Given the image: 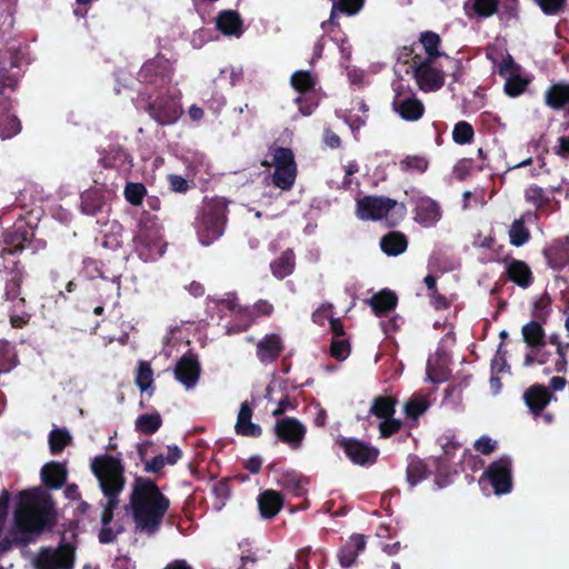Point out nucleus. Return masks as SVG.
<instances>
[{
    "instance_id": "nucleus-1",
    "label": "nucleus",
    "mask_w": 569,
    "mask_h": 569,
    "mask_svg": "<svg viewBox=\"0 0 569 569\" xmlns=\"http://www.w3.org/2000/svg\"><path fill=\"white\" fill-rule=\"evenodd\" d=\"M130 508L137 528L153 533L158 530L169 508V500L153 481L139 477L132 483Z\"/></svg>"
},
{
    "instance_id": "nucleus-2",
    "label": "nucleus",
    "mask_w": 569,
    "mask_h": 569,
    "mask_svg": "<svg viewBox=\"0 0 569 569\" xmlns=\"http://www.w3.org/2000/svg\"><path fill=\"white\" fill-rule=\"evenodd\" d=\"M90 469L107 499L101 515V522L106 525L112 520L113 510L119 503L118 496L124 488V466L120 457L100 455L91 459Z\"/></svg>"
},
{
    "instance_id": "nucleus-3",
    "label": "nucleus",
    "mask_w": 569,
    "mask_h": 569,
    "mask_svg": "<svg viewBox=\"0 0 569 569\" xmlns=\"http://www.w3.org/2000/svg\"><path fill=\"white\" fill-rule=\"evenodd\" d=\"M357 217L361 220L386 219L396 224L405 214V207L395 200L382 197H363L357 201Z\"/></svg>"
},
{
    "instance_id": "nucleus-4",
    "label": "nucleus",
    "mask_w": 569,
    "mask_h": 569,
    "mask_svg": "<svg viewBox=\"0 0 569 569\" xmlns=\"http://www.w3.org/2000/svg\"><path fill=\"white\" fill-rule=\"evenodd\" d=\"M393 99L392 110L406 121L419 120L423 112L425 107L422 102L415 96L410 86L402 80L393 82Z\"/></svg>"
},
{
    "instance_id": "nucleus-5",
    "label": "nucleus",
    "mask_w": 569,
    "mask_h": 569,
    "mask_svg": "<svg viewBox=\"0 0 569 569\" xmlns=\"http://www.w3.org/2000/svg\"><path fill=\"white\" fill-rule=\"evenodd\" d=\"M224 209L226 207L221 201L206 206L198 230L202 244L209 246L222 234Z\"/></svg>"
},
{
    "instance_id": "nucleus-6",
    "label": "nucleus",
    "mask_w": 569,
    "mask_h": 569,
    "mask_svg": "<svg viewBox=\"0 0 569 569\" xmlns=\"http://www.w3.org/2000/svg\"><path fill=\"white\" fill-rule=\"evenodd\" d=\"M413 76L418 87L426 92L439 90L445 83V72L431 59L416 58Z\"/></svg>"
},
{
    "instance_id": "nucleus-7",
    "label": "nucleus",
    "mask_w": 569,
    "mask_h": 569,
    "mask_svg": "<svg viewBox=\"0 0 569 569\" xmlns=\"http://www.w3.org/2000/svg\"><path fill=\"white\" fill-rule=\"evenodd\" d=\"M274 173L273 183L283 190H288L292 187L296 180V163L291 150L286 148H279L273 154Z\"/></svg>"
},
{
    "instance_id": "nucleus-8",
    "label": "nucleus",
    "mask_w": 569,
    "mask_h": 569,
    "mask_svg": "<svg viewBox=\"0 0 569 569\" xmlns=\"http://www.w3.org/2000/svg\"><path fill=\"white\" fill-rule=\"evenodd\" d=\"M73 547L63 545L56 549H46L37 558V569H72Z\"/></svg>"
},
{
    "instance_id": "nucleus-9",
    "label": "nucleus",
    "mask_w": 569,
    "mask_h": 569,
    "mask_svg": "<svg viewBox=\"0 0 569 569\" xmlns=\"http://www.w3.org/2000/svg\"><path fill=\"white\" fill-rule=\"evenodd\" d=\"M499 73L505 79V92L510 97L521 94L530 82L511 58H507L500 63Z\"/></svg>"
},
{
    "instance_id": "nucleus-10",
    "label": "nucleus",
    "mask_w": 569,
    "mask_h": 569,
    "mask_svg": "<svg viewBox=\"0 0 569 569\" xmlns=\"http://www.w3.org/2000/svg\"><path fill=\"white\" fill-rule=\"evenodd\" d=\"M4 309L10 317V323L13 328L23 327L30 319L26 311L24 299L19 297V283L11 281L7 284V299Z\"/></svg>"
},
{
    "instance_id": "nucleus-11",
    "label": "nucleus",
    "mask_w": 569,
    "mask_h": 569,
    "mask_svg": "<svg viewBox=\"0 0 569 569\" xmlns=\"http://www.w3.org/2000/svg\"><path fill=\"white\" fill-rule=\"evenodd\" d=\"M483 478L490 481L496 495L509 492L511 489L510 459L501 458L491 463Z\"/></svg>"
},
{
    "instance_id": "nucleus-12",
    "label": "nucleus",
    "mask_w": 569,
    "mask_h": 569,
    "mask_svg": "<svg viewBox=\"0 0 569 569\" xmlns=\"http://www.w3.org/2000/svg\"><path fill=\"white\" fill-rule=\"evenodd\" d=\"M200 376V365L193 356H183L176 365L174 377L187 390L192 389Z\"/></svg>"
},
{
    "instance_id": "nucleus-13",
    "label": "nucleus",
    "mask_w": 569,
    "mask_h": 569,
    "mask_svg": "<svg viewBox=\"0 0 569 569\" xmlns=\"http://www.w3.org/2000/svg\"><path fill=\"white\" fill-rule=\"evenodd\" d=\"M276 432L279 439L296 448L301 442L306 429L298 420L286 418L277 422Z\"/></svg>"
},
{
    "instance_id": "nucleus-14",
    "label": "nucleus",
    "mask_w": 569,
    "mask_h": 569,
    "mask_svg": "<svg viewBox=\"0 0 569 569\" xmlns=\"http://www.w3.org/2000/svg\"><path fill=\"white\" fill-rule=\"evenodd\" d=\"M342 445L347 456L358 465L373 462L378 456L376 448L368 447L355 439L345 440Z\"/></svg>"
},
{
    "instance_id": "nucleus-15",
    "label": "nucleus",
    "mask_w": 569,
    "mask_h": 569,
    "mask_svg": "<svg viewBox=\"0 0 569 569\" xmlns=\"http://www.w3.org/2000/svg\"><path fill=\"white\" fill-rule=\"evenodd\" d=\"M545 257L553 269H562L569 260V239L560 238L555 240L545 251Z\"/></svg>"
},
{
    "instance_id": "nucleus-16",
    "label": "nucleus",
    "mask_w": 569,
    "mask_h": 569,
    "mask_svg": "<svg viewBox=\"0 0 569 569\" xmlns=\"http://www.w3.org/2000/svg\"><path fill=\"white\" fill-rule=\"evenodd\" d=\"M441 211L438 203L430 198H421L416 208L415 219L425 227H430L438 222Z\"/></svg>"
},
{
    "instance_id": "nucleus-17",
    "label": "nucleus",
    "mask_w": 569,
    "mask_h": 569,
    "mask_svg": "<svg viewBox=\"0 0 569 569\" xmlns=\"http://www.w3.org/2000/svg\"><path fill=\"white\" fill-rule=\"evenodd\" d=\"M420 42L423 46V49L428 57L426 59H431L432 61H436V58L443 57L446 60V64H440V67H448V68H458L459 63L451 59L450 57L441 53L438 48L440 44V38L437 33L433 32H425L420 37Z\"/></svg>"
},
{
    "instance_id": "nucleus-18",
    "label": "nucleus",
    "mask_w": 569,
    "mask_h": 569,
    "mask_svg": "<svg viewBox=\"0 0 569 569\" xmlns=\"http://www.w3.org/2000/svg\"><path fill=\"white\" fill-rule=\"evenodd\" d=\"M261 516L266 519L274 517L282 508L283 497L276 490H266L258 497Z\"/></svg>"
},
{
    "instance_id": "nucleus-19",
    "label": "nucleus",
    "mask_w": 569,
    "mask_h": 569,
    "mask_svg": "<svg viewBox=\"0 0 569 569\" xmlns=\"http://www.w3.org/2000/svg\"><path fill=\"white\" fill-rule=\"evenodd\" d=\"M217 28L226 36L239 38L242 30V21L239 14L232 10H226L217 17Z\"/></svg>"
},
{
    "instance_id": "nucleus-20",
    "label": "nucleus",
    "mask_w": 569,
    "mask_h": 569,
    "mask_svg": "<svg viewBox=\"0 0 569 569\" xmlns=\"http://www.w3.org/2000/svg\"><path fill=\"white\" fill-rule=\"evenodd\" d=\"M282 349L281 340L276 335L266 336L257 345V356L261 362H271Z\"/></svg>"
},
{
    "instance_id": "nucleus-21",
    "label": "nucleus",
    "mask_w": 569,
    "mask_h": 569,
    "mask_svg": "<svg viewBox=\"0 0 569 569\" xmlns=\"http://www.w3.org/2000/svg\"><path fill=\"white\" fill-rule=\"evenodd\" d=\"M397 301L398 299L393 291L383 289L371 297L369 305L377 316H383L396 308Z\"/></svg>"
},
{
    "instance_id": "nucleus-22",
    "label": "nucleus",
    "mask_w": 569,
    "mask_h": 569,
    "mask_svg": "<svg viewBox=\"0 0 569 569\" xmlns=\"http://www.w3.org/2000/svg\"><path fill=\"white\" fill-rule=\"evenodd\" d=\"M551 393L543 386H532L526 393L525 400L535 413L541 411L551 400Z\"/></svg>"
},
{
    "instance_id": "nucleus-23",
    "label": "nucleus",
    "mask_w": 569,
    "mask_h": 569,
    "mask_svg": "<svg viewBox=\"0 0 569 569\" xmlns=\"http://www.w3.org/2000/svg\"><path fill=\"white\" fill-rule=\"evenodd\" d=\"M252 410L247 402L241 405L238 420L236 423V431L239 435L248 437H257L261 433V428L251 422Z\"/></svg>"
},
{
    "instance_id": "nucleus-24",
    "label": "nucleus",
    "mask_w": 569,
    "mask_h": 569,
    "mask_svg": "<svg viewBox=\"0 0 569 569\" xmlns=\"http://www.w3.org/2000/svg\"><path fill=\"white\" fill-rule=\"evenodd\" d=\"M42 481L51 488H59L67 478V469L63 463L49 462L41 469Z\"/></svg>"
},
{
    "instance_id": "nucleus-25",
    "label": "nucleus",
    "mask_w": 569,
    "mask_h": 569,
    "mask_svg": "<svg viewBox=\"0 0 569 569\" xmlns=\"http://www.w3.org/2000/svg\"><path fill=\"white\" fill-rule=\"evenodd\" d=\"M366 541L361 535H355L339 552V561L343 567H350L360 551L365 549Z\"/></svg>"
},
{
    "instance_id": "nucleus-26",
    "label": "nucleus",
    "mask_w": 569,
    "mask_h": 569,
    "mask_svg": "<svg viewBox=\"0 0 569 569\" xmlns=\"http://www.w3.org/2000/svg\"><path fill=\"white\" fill-rule=\"evenodd\" d=\"M509 278L520 287H528L531 283L532 276L529 266L520 260H513L507 264Z\"/></svg>"
},
{
    "instance_id": "nucleus-27",
    "label": "nucleus",
    "mask_w": 569,
    "mask_h": 569,
    "mask_svg": "<svg viewBox=\"0 0 569 569\" xmlns=\"http://www.w3.org/2000/svg\"><path fill=\"white\" fill-rule=\"evenodd\" d=\"M546 103L555 109L562 108L569 103V84L557 83L551 86L545 93Z\"/></svg>"
},
{
    "instance_id": "nucleus-28",
    "label": "nucleus",
    "mask_w": 569,
    "mask_h": 569,
    "mask_svg": "<svg viewBox=\"0 0 569 569\" xmlns=\"http://www.w3.org/2000/svg\"><path fill=\"white\" fill-rule=\"evenodd\" d=\"M181 458V450L177 446L168 447V455H159L146 462L144 469L148 472H158L166 465H174Z\"/></svg>"
},
{
    "instance_id": "nucleus-29",
    "label": "nucleus",
    "mask_w": 569,
    "mask_h": 569,
    "mask_svg": "<svg viewBox=\"0 0 569 569\" xmlns=\"http://www.w3.org/2000/svg\"><path fill=\"white\" fill-rule=\"evenodd\" d=\"M380 246L385 253L397 256L407 248V240L401 233L390 232L381 239Z\"/></svg>"
},
{
    "instance_id": "nucleus-30",
    "label": "nucleus",
    "mask_w": 569,
    "mask_h": 569,
    "mask_svg": "<svg viewBox=\"0 0 569 569\" xmlns=\"http://www.w3.org/2000/svg\"><path fill=\"white\" fill-rule=\"evenodd\" d=\"M525 342L532 348L542 347L545 345V332L536 321H531L522 327L521 330Z\"/></svg>"
},
{
    "instance_id": "nucleus-31",
    "label": "nucleus",
    "mask_w": 569,
    "mask_h": 569,
    "mask_svg": "<svg viewBox=\"0 0 569 569\" xmlns=\"http://www.w3.org/2000/svg\"><path fill=\"white\" fill-rule=\"evenodd\" d=\"M429 408V401L426 396L416 395L406 401L403 411L408 419L416 421Z\"/></svg>"
},
{
    "instance_id": "nucleus-32",
    "label": "nucleus",
    "mask_w": 569,
    "mask_h": 569,
    "mask_svg": "<svg viewBox=\"0 0 569 569\" xmlns=\"http://www.w3.org/2000/svg\"><path fill=\"white\" fill-rule=\"evenodd\" d=\"M395 403L389 397H378L373 400L370 412L381 420L391 418L395 413Z\"/></svg>"
},
{
    "instance_id": "nucleus-33",
    "label": "nucleus",
    "mask_w": 569,
    "mask_h": 569,
    "mask_svg": "<svg viewBox=\"0 0 569 569\" xmlns=\"http://www.w3.org/2000/svg\"><path fill=\"white\" fill-rule=\"evenodd\" d=\"M295 267V258L291 251H286L282 256L271 264L274 277L282 279L289 276Z\"/></svg>"
},
{
    "instance_id": "nucleus-34",
    "label": "nucleus",
    "mask_w": 569,
    "mask_h": 569,
    "mask_svg": "<svg viewBox=\"0 0 569 569\" xmlns=\"http://www.w3.org/2000/svg\"><path fill=\"white\" fill-rule=\"evenodd\" d=\"M530 238V231L525 226L522 218L515 220L509 229L510 243L516 247L525 244Z\"/></svg>"
},
{
    "instance_id": "nucleus-35",
    "label": "nucleus",
    "mask_w": 569,
    "mask_h": 569,
    "mask_svg": "<svg viewBox=\"0 0 569 569\" xmlns=\"http://www.w3.org/2000/svg\"><path fill=\"white\" fill-rule=\"evenodd\" d=\"M136 383L141 391H147L152 387L153 383V371L147 361H139Z\"/></svg>"
},
{
    "instance_id": "nucleus-36",
    "label": "nucleus",
    "mask_w": 569,
    "mask_h": 569,
    "mask_svg": "<svg viewBox=\"0 0 569 569\" xmlns=\"http://www.w3.org/2000/svg\"><path fill=\"white\" fill-rule=\"evenodd\" d=\"M278 482L295 496H301L305 491V482L293 472L284 473Z\"/></svg>"
},
{
    "instance_id": "nucleus-37",
    "label": "nucleus",
    "mask_w": 569,
    "mask_h": 569,
    "mask_svg": "<svg viewBox=\"0 0 569 569\" xmlns=\"http://www.w3.org/2000/svg\"><path fill=\"white\" fill-rule=\"evenodd\" d=\"M71 441V436L68 431L56 429L51 431L49 437L50 450L53 453L60 452Z\"/></svg>"
},
{
    "instance_id": "nucleus-38",
    "label": "nucleus",
    "mask_w": 569,
    "mask_h": 569,
    "mask_svg": "<svg viewBox=\"0 0 569 569\" xmlns=\"http://www.w3.org/2000/svg\"><path fill=\"white\" fill-rule=\"evenodd\" d=\"M161 419L158 415H142L136 421V428L144 433H152L159 429Z\"/></svg>"
},
{
    "instance_id": "nucleus-39",
    "label": "nucleus",
    "mask_w": 569,
    "mask_h": 569,
    "mask_svg": "<svg viewBox=\"0 0 569 569\" xmlns=\"http://www.w3.org/2000/svg\"><path fill=\"white\" fill-rule=\"evenodd\" d=\"M525 197L527 202L531 203L537 209H542L545 206H547L549 201V198L546 194V192L537 186L529 187L526 190Z\"/></svg>"
},
{
    "instance_id": "nucleus-40",
    "label": "nucleus",
    "mask_w": 569,
    "mask_h": 569,
    "mask_svg": "<svg viewBox=\"0 0 569 569\" xmlns=\"http://www.w3.org/2000/svg\"><path fill=\"white\" fill-rule=\"evenodd\" d=\"M401 169L408 172H423L428 167V161L423 157L409 156L401 163Z\"/></svg>"
},
{
    "instance_id": "nucleus-41",
    "label": "nucleus",
    "mask_w": 569,
    "mask_h": 569,
    "mask_svg": "<svg viewBox=\"0 0 569 569\" xmlns=\"http://www.w3.org/2000/svg\"><path fill=\"white\" fill-rule=\"evenodd\" d=\"M363 6V0H339L332 4L331 19L335 16L336 10H339L347 14L357 13Z\"/></svg>"
},
{
    "instance_id": "nucleus-42",
    "label": "nucleus",
    "mask_w": 569,
    "mask_h": 569,
    "mask_svg": "<svg viewBox=\"0 0 569 569\" xmlns=\"http://www.w3.org/2000/svg\"><path fill=\"white\" fill-rule=\"evenodd\" d=\"M452 137L457 143H467L473 137V129L468 122L460 121L455 126Z\"/></svg>"
},
{
    "instance_id": "nucleus-43",
    "label": "nucleus",
    "mask_w": 569,
    "mask_h": 569,
    "mask_svg": "<svg viewBox=\"0 0 569 569\" xmlns=\"http://www.w3.org/2000/svg\"><path fill=\"white\" fill-rule=\"evenodd\" d=\"M146 193V188L141 183H128L124 189L126 199L133 206H139Z\"/></svg>"
},
{
    "instance_id": "nucleus-44",
    "label": "nucleus",
    "mask_w": 569,
    "mask_h": 569,
    "mask_svg": "<svg viewBox=\"0 0 569 569\" xmlns=\"http://www.w3.org/2000/svg\"><path fill=\"white\" fill-rule=\"evenodd\" d=\"M14 366V357L9 345L4 341H0V372H7Z\"/></svg>"
},
{
    "instance_id": "nucleus-45",
    "label": "nucleus",
    "mask_w": 569,
    "mask_h": 569,
    "mask_svg": "<svg viewBox=\"0 0 569 569\" xmlns=\"http://www.w3.org/2000/svg\"><path fill=\"white\" fill-rule=\"evenodd\" d=\"M293 88L298 91H307L313 87V79L310 73L305 71H298L293 73L291 78Z\"/></svg>"
},
{
    "instance_id": "nucleus-46",
    "label": "nucleus",
    "mask_w": 569,
    "mask_h": 569,
    "mask_svg": "<svg viewBox=\"0 0 569 569\" xmlns=\"http://www.w3.org/2000/svg\"><path fill=\"white\" fill-rule=\"evenodd\" d=\"M550 303L551 300L548 296L542 295L538 297L533 303V317L543 320L549 313Z\"/></svg>"
},
{
    "instance_id": "nucleus-47",
    "label": "nucleus",
    "mask_w": 569,
    "mask_h": 569,
    "mask_svg": "<svg viewBox=\"0 0 569 569\" xmlns=\"http://www.w3.org/2000/svg\"><path fill=\"white\" fill-rule=\"evenodd\" d=\"M498 0H473V9L481 17H489L496 12Z\"/></svg>"
},
{
    "instance_id": "nucleus-48",
    "label": "nucleus",
    "mask_w": 569,
    "mask_h": 569,
    "mask_svg": "<svg viewBox=\"0 0 569 569\" xmlns=\"http://www.w3.org/2000/svg\"><path fill=\"white\" fill-rule=\"evenodd\" d=\"M402 422L398 419L387 418L381 420L379 423L380 436L383 438L390 437L391 435L399 431Z\"/></svg>"
},
{
    "instance_id": "nucleus-49",
    "label": "nucleus",
    "mask_w": 569,
    "mask_h": 569,
    "mask_svg": "<svg viewBox=\"0 0 569 569\" xmlns=\"http://www.w3.org/2000/svg\"><path fill=\"white\" fill-rule=\"evenodd\" d=\"M331 355L337 360H345L349 355V345L346 340L336 338L331 342Z\"/></svg>"
},
{
    "instance_id": "nucleus-50",
    "label": "nucleus",
    "mask_w": 569,
    "mask_h": 569,
    "mask_svg": "<svg viewBox=\"0 0 569 569\" xmlns=\"http://www.w3.org/2000/svg\"><path fill=\"white\" fill-rule=\"evenodd\" d=\"M332 317L331 305H321L312 315L313 321L319 326H323L326 321H330Z\"/></svg>"
},
{
    "instance_id": "nucleus-51",
    "label": "nucleus",
    "mask_w": 569,
    "mask_h": 569,
    "mask_svg": "<svg viewBox=\"0 0 569 569\" xmlns=\"http://www.w3.org/2000/svg\"><path fill=\"white\" fill-rule=\"evenodd\" d=\"M497 442L489 437H481L475 443V448L482 455L491 453L496 448Z\"/></svg>"
},
{
    "instance_id": "nucleus-52",
    "label": "nucleus",
    "mask_w": 569,
    "mask_h": 569,
    "mask_svg": "<svg viewBox=\"0 0 569 569\" xmlns=\"http://www.w3.org/2000/svg\"><path fill=\"white\" fill-rule=\"evenodd\" d=\"M539 7L542 9L543 12L548 14H555L557 13L565 0H536Z\"/></svg>"
},
{
    "instance_id": "nucleus-53",
    "label": "nucleus",
    "mask_w": 569,
    "mask_h": 569,
    "mask_svg": "<svg viewBox=\"0 0 569 569\" xmlns=\"http://www.w3.org/2000/svg\"><path fill=\"white\" fill-rule=\"evenodd\" d=\"M550 341H551V343L557 346V353L559 356V360L557 362V370L562 371L567 365L565 356H566L567 350L569 349V345H566V346L561 345L560 342H558V340L555 337H552L550 339Z\"/></svg>"
},
{
    "instance_id": "nucleus-54",
    "label": "nucleus",
    "mask_w": 569,
    "mask_h": 569,
    "mask_svg": "<svg viewBox=\"0 0 569 569\" xmlns=\"http://www.w3.org/2000/svg\"><path fill=\"white\" fill-rule=\"evenodd\" d=\"M169 181L172 190L174 191L182 192L186 191L188 188L187 181L180 176L171 174L169 177Z\"/></svg>"
},
{
    "instance_id": "nucleus-55",
    "label": "nucleus",
    "mask_w": 569,
    "mask_h": 569,
    "mask_svg": "<svg viewBox=\"0 0 569 569\" xmlns=\"http://www.w3.org/2000/svg\"><path fill=\"white\" fill-rule=\"evenodd\" d=\"M109 523L110 522H108V525ZM102 525H103V528L99 532V541L101 543H109L116 539L118 532L113 531L110 528H107V523L104 525L102 522Z\"/></svg>"
},
{
    "instance_id": "nucleus-56",
    "label": "nucleus",
    "mask_w": 569,
    "mask_h": 569,
    "mask_svg": "<svg viewBox=\"0 0 569 569\" xmlns=\"http://www.w3.org/2000/svg\"><path fill=\"white\" fill-rule=\"evenodd\" d=\"M220 305L222 308H227L231 311H234V312H238V313H247L248 310L244 309V308H241L240 306H238L234 301V297L232 296H229L227 299H223L220 301Z\"/></svg>"
},
{
    "instance_id": "nucleus-57",
    "label": "nucleus",
    "mask_w": 569,
    "mask_h": 569,
    "mask_svg": "<svg viewBox=\"0 0 569 569\" xmlns=\"http://www.w3.org/2000/svg\"><path fill=\"white\" fill-rule=\"evenodd\" d=\"M446 378V373H438L432 368V360L430 359L427 363V379L431 382H438Z\"/></svg>"
},
{
    "instance_id": "nucleus-58",
    "label": "nucleus",
    "mask_w": 569,
    "mask_h": 569,
    "mask_svg": "<svg viewBox=\"0 0 569 569\" xmlns=\"http://www.w3.org/2000/svg\"><path fill=\"white\" fill-rule=\"evenodd\" d=\"M261 465H262V459L259 457V456H253V457H250L247 461H246V468L252 472V473H257L259 472L260 468H261Z\"/></svg>"
},
{
    "instance_id": "nucleus-59",
    "label": "nucleus",
    "mask_w": 569,
    "mask_h": 569,
    "mask_svg": "<svg viewBox=\"0 0 569 569\" xmlns=\"http://www.w3.org/2000/svg\"><path fill=\"white\" fill-rule=\"evenodd\" d=\"M556 152L560 156L569 154V136H563L558 139Z\"/></svg>"
},
{
    "instance_id": "nucleus-60",
    "label": "nucleus",
    "mask_w": 569,
    "mask_h": 569,
    "mask_svg": "<svg viewBox=\"0 0 569 569\" xmlns=\"http://www.w3.org/2000/svg\"><path fill=\"white\" fill-rule=\"evenodd\" d=\"M254 308H256V313L259 316L260 315H270L272 311V306L264 301L257 303Z\"/></svg>"
},
{
    "instance_id": "nucleus-61",
    "label": "nucleus",
    "mask_w": 569,
    "mask_h": 569,
    "mask_svg": "<svg viewBox=\"0 0 569 569\" xmlns=\"http://www.w3.org/2000/svg\"><path fill=\"white\" fill-rule=\"evenodd\" d=\"M329 323H330V329L335 335H337V336L343 335V327L339 319H336L332 317L331 320L329 321Z\"/></svg>"
},
{
    "instance_id": "nucleus-62",
    "label": "nucleus",
    "mask_w": 569,
    "mask_h": 569,
    "mask_svg": "<svg viewBox=\"0 0 569 569\" xmlns=\"http://www.w3.org/2000/svg\"><path fill=\"white\" fill-rule=\"evenodd\" d=\"M326 143L330 146L331 148L338 147L340 139L337 134L327 131L325 136Z\"/></svg>"
},
{
    "instance_id": "nucleus-63",
    "label": "nucleus",
    "mask_w": 569,
    "mask_h": 569,
    "mask_svg": "<svg viewBox=\"0 0 569 569\" xmlns=\"http://www.w3.org/2000/svg\"><path fill=\"white\" fill-rule=\"evenodd\" d=\"M431 298H432V303L437 309L447 307V301L443 297H440L436 292H432Z\"/></svg>"
},
{
    "instance_id": "nucleus-64",
    "label": "nucleus",
    "mask_w": 569,
    "mask_h": 569,
    "mask_svg": "<svg viewBox=\"0 0 569 569\" xmlns=\"http://www.w3.org/2000/svg\"><path fill=\"white\" fill-rule=\"evenodd\" d=\"M164 569H191L184 561H173L169 563Z\"/></svg>"
}]
</instances>
